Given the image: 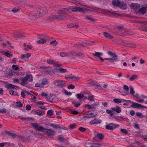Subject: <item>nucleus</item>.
I'll return each mask as SVG.
<instances>
[{
    "instance_id": "obj_1",
    "label": "nucleus",
    "mask_w": 147,
    "mask_h": 147,
    "mask_svg": "<svg viewBox=\"0 0 147 147\" xmlns=\"http://www.w3.org/2000/svg\"><path fill=\"white\" fill-rule=\"evenodd\" d=\"M107 54L110 56L111 58H105L104 59L102 58L100 59V60L102 62H104V59L108 61L110 63H114L119 61L118 56L115 52H112L110 51L108 52Z\"/></svg>"
},
{
    "instance_id": "obj_2",
    "label": "nucleus",
    "mask_w": 147,
    "mask_h": 147,
    "mask_svg": "<svg viewBox=\"0 0 147 147\" xmlns=\"http://www.w3.org/2000/svg\"><path fill=\"white\" fill-rule=\"evenodd\" d=\"M30 75L27 74L21 80V82L20 83L21 85L23 86H26L28 87V86L27 85L28 84L27 82L28 80L30 78Z\"/></svg>"
},
{
    "instance_id": "obj_3",
    "label": "nucleus",
    "mask_w": 147,
    "mask_h": 147,
    "mask_svg": "<svg viewBox=\"0 0 147 147\" xmlns=\"http://www.w3.org/2000/svg\"><path fill=\"white\" fill-rule=\"evenodd\" d=\"M31 125L33 127L35 128L36 130H37L39 131L42 132L44 133L46 129L42 127L39 126L38 124L37 123H32L31 124Z\"/></svg>"
},
{
    "instance_id": "obj_4",
    "label": "nucleus",
    "mask_w": 147,
    "mask_h": 147,
    "mask_svg": "<svg viewBox=\"0 0 147 147\" xmlns=\"http://www.w3.org/2000/svg\"><path fill=\"white\" fill-rule=\"evenodd\" d=\"M44 133L50 138H53L55 135L54 130L51 129H46Z\"/></svg>"
},
{
    "instance_id": "obj_5",
    "label": "nucleus",
    "mask_w": 147,
    "mask_h": 147,
    "mask_svg": "<svg viewBox=\"0 0 147 147\" xmlns=\"http://www.w3.org/2000/svg\"><path fill=\"white\" fill-rule=\"evenodd\" d=\"M119 125L115 124L113 123H110L106 125V128L107 129L110 130H113L115 128L118 127Z\"/></svg>"
},
{
    "instance_id": "obj_6",
    "label": "nucleus",
    "mask_w": 147,
    "mask_h": 147,
    "mask_svg": "<svg viewBox=\"0 0 147 147\" xmlns=\"http://www.w3.org/2000/svg\"><path fill=\"white\" fill-rule=\"evenodd\" d=\"M61 13L63 15H58L59 20H63L67 18H69L71 17V16L68 15L67 13L62 12Z\"/></svg>"
},
{
    "instance_id": "obj_7",
    "label": "nucleus",
    "mask_w": 147,
    "mask_h": 147,
    "mask_svg": "<svg viewBox=\"0 0 147 147\" xmlns=\"http://www.w3.org/2000/svg\"><path fill=\"white\" fill-rule=\"evenodd\" d=\"M28 137H31V136H29ZM16 138L19 139L20 141L24 142H26L27 141L30 142V139L29 138H26L17 135Z\"/></svg>"
},
{
    "instance_id": "obj_8",
    "label": "nucleus",
    "mask_w": 147,
    "mask_h": 147,
    "mask_svg": "<svg viewBox=\"0 0 147 147\" xmlns=\"http://www.w3.org/2000/svg\"><path fill=\"white\" fill-rule=\"evenodd\" d=\"M131 107L132 108H137L138 109L146 108V107L143 105L139 104L135 102L132 103V105H131Z\"/></svg>"
},
{
    "instance_id": "obj_9",
    "label": "nucleus",
    "mask_w": 147,
    "mask_h": 147,
    "mask_svg": "<svg viewBox=\"0 0 147 147\" xmlns=\"http://www.w3.org/2000/svg\"><path fill=\"white\" fill-rule=\"evenodd\" d=\"M96 114H94L92 112L89 111L85 114V116L84 117V119L86 118H90L93 117H95Z\"/></svg>"
},
{
    "instance_id": "obj_10",
    "label": "nucleus",
    "mask_w": 147,
    "mask_h": 147,
    "mask_svg": "<svg viewBox=\"0 0 147 147\" xmlns=\"http://www.w3.org/2000/svg\"><path fill=\"white\" fill-rule=\"evenodd\" d=\"M142 26V30L147 31V23L146 22L141 21L139 22Z\"/></svg>"
},
{
    "instance_id": "obj_11",
    "label": "nucleus",
    "mask_w": 147,
    "mask_h": 147,
    "mask_svg": "<svg viewBox=\"0 0 147 147\" xmlns=\"http://www.w3.org/2000/svg\"><path fill=\"white\" fill-rule=\"evenodd\" d=\"M1 53L3 55H5L7 57H12L13 55L12 54L11 52H9L8 51H0Z\"/></svg>"
},
{
    "instance_id": "obj_12",
    "label": "nucleus",
    "mask_w": 147,
    "mask_h": 147,
    "mask_svg": "<svg viewBox=\"0 0 147 147\" xmlns=\"http://www.w3.org/2000/svg\"><path fill=\"white\" fill-rule=\"evenodd\" d=\"M47 13V10L45 9V10H40L36 13V15H38L40 17H42L45 15Z\"/></svg>"
},
{
    "instance_id": "obj_13",
    "label": "nucleus",
    "mask_w": 147,
    "mask_h": 147,
    "mask_svg": "<svg viewBox=\"0 0 147 147\" xmlns=\"http://www.w3.org/2000/svg\"><path fill=\"white\" fill-rule=\"evenodd\" d=\"M146 7H142L138 10L137 12V13L139 14H144L146 12Z\"/></svg>"
},
{
    "instance_id": "obj_14",
    "label": "nucleus",
    "mask_w": 147,
    "mask_h": 147,
    "mask_svg": "<svg viewBox=\"0 0 147 147\" xmlns=\"http://www.w3.org/2000/svg\"><path fill=\"white\" fill-rule=\"evenodd\" d=\"M5 133L6 134H7L9 136H11L12 138H16L17 135L11 133V132L5 130L4 132H2V134L3 135V134Z\"/></svg>"
},
{
    "instance_id": "obj_15",
    "label": "nucleus",
    "mask_w": 147,
    "mask_h": 147,
    "mask_svg": "<svg viewBox=\"0 0 147 147\" xmlns=\"http://www.w3.org/2000/svg\"><path fill=\"white\" fill-rule=\"evenodd\" d=\"M97 137L100 140H102L104 139V136L102 133H98L97 134V136H94L93 138V139L94 140H96Z\"/></svg>"
},
{
    "instance_id": "obj_16",
    "label": "nucleus",
    "mask_w": 147,
    "mask_h": 147,
    "mask_svg": "<svg viewBox=\"0 0 147 147\" xmlns=\"http://www.w3.org/2000/svg\"><path fill=\"white\" fill-rule=\"evenodd\" d=\"M23 34V33L17 32L16 33H13V37L15 38H20L24 36Z\"/></svg>"
},
{
    "instance_id": "obj_17",
    "label": "nucleus",
    "mask_w": 147,
    "mask_h": 147,
    "mask_svg": "<svg viewBox=\"0 0 147 147\" xmlns=\"http://www.w3.org/2000/svg\"><path fill=\"white\" fill-rule=\"evenodd\" d=\"M132 9H137L139 8L140 5L139 4L136 3H132L130 5Z\"/></svg>"
},
{
    "instance_id": "obj_18",
    "label": "nucleus",
    "mask_w": 147,
    "mask_h": 147,
    "mask_svg": "<svg viewBox=\"0 0 147 147\" xmlns=\"http://www.w3.org/2000/svg\"><path fill=\"white\" fill-rule=\"evenodd\" d=\"M103 34L104 36L106 38L110 39H113L114 37L113 36H112L110 34L107 32H103Z\"/></svg>"
},
{
    "instance_id": "obj_19",
    "label": "nucleus",
    "mask_w": 147,
    "mask_h": 147,
    "mask_svg": "<svg viewBox=\"0 0 147 147\" xmlns=\"http://www.w3.org/2000/svg\"><path fill=\"white\" fill-rule=\"evenodd\" d=\"M111 109L113 111H115L117 113H120L121 111V108L119 106H117L115 108L112 107Z\"/></svg>"
},
{
    "instance_id": "obj_20",
    "label": "nucleus",
    "mask_w": 147,
    "mask_h": 147,
    "mask_svg": "<svg viewBox=\"0 0 147 147\" xmlns=\"http://www.w3.org/2000/svg\"><path fill=\"white\" fill-rule=\"evenodd\" d=\"M56 84L57 86H60L61 88L65 86V83L63 81H58L56 82Z\"/></svg>"
},
{
    "instance_id": "obj_21",
    "label": "nucleus",
    "mask_w": 147,
    "mask_h": 147,
    "mask_svg": "<svg viewBox=\"0 0 147 147\" xmlns=\"http://www.w3.org/2000/svg\"><path fill=\"white\" fill-rule=\"evenodd\" d=\"M48 20H59L58 15L50 16L48 18Z\"/></svg>"
},
{
    "instance_id": "obj_22",
    "label": "nucleus",
    "mask_w": 147,
    "mask_h": 147,
    "mask_svg": "<svg viewBox=\"0 0 147 147\" xmlns=\"http://www.w3.org/2000/svg\"><path fill=\"white\" fill-rule=\"evenodd\" d=\"M113 5L115 6H118L120 3V2L119 0H113L112 1Z\"/></svg>"
},
{
    "instance_id": "obj_23",
    "label": "nucleus",
    "mask_w": 147,
    "mask_h": 147,
    "mask_svg": "<svg viewBox=\"0 0 147 147\" xmlns=\"http://www.w3.org/2000/svg\"><path fill=\"white\" fill-rule=\"evenodd\" d=\"M118 6L121 9H125L127 8V5L123 3H121Z\"/></svg>"
},
{
    "instance_id": "obj_24",
    "label": "nucleus",
    "mask_w": 147,
    "mask_h": 147,
    "mask_svg": "<svg viewBox=\"0 0 147 147\" xmlns=\"http://www.w3.org/2000/svg\"><path fill=\"white\" fill-rule=\"evenodd\" d=\"M50 126L54 128L57 129H62V128L60 127L57 124H54L53 123H51L50 125Z\"/></svg>"
},
{
    "instance_id": "obj_25",
    "label": "nucleus",
    "mask_w": 147,
    "mask_h": 147,
    "mask_svg": "<svg viewBox=\"0 0 147 147\" xmlns=\"http://www.w3.org/2000/svg\"><path fill=\"white\" fill-rule=\"evenodd\" d=\"M102 12L103 13L106 14H111L114 13L113 12H111L108 9H103L102 10Z\"/></svg>"
},
{
    "instance_id": "obj_26",
    "label": "nucleus",
    "mask_w": 147,
    "mask_h": 147,
    "mask_svg": "<svg viewBox=\"0 0 147 147\" xmlns=\"http://www.w3.org/2000/svg\"><path fill=\"white\" fill-rule=\"evenodd\" d=\"M31 56V54L30 53H28L22 55L21 56V58L22 59H24L25 58H28Z\"/></svg>"
},
{
    "instance_id": "obj_27",
    "label": "nucleus",
    "mask_w": 147,
    "mask_h": 147,
    "mask_svg": "<svg viewBox=\"0 0 147 147\" xmlns=\"http://www.w3.org/2000/svg\"><path fill=\"white\" fill-rule=\"evenodd\" d=\"M17 87L18 86H14L10 84H8L7 86V89H14V88H15V87Z\"/></svg>"
},
{
    "instance_id": "obj_28",
    "label": "nucleus",
    "mask_w": 147,
    "mask_h": 147,
    "mask_svg": "<svg viewBox=\"0 0 147 147\" xmlns=\"http://www.w3.org/2000/svg\"><path fill=\"white\" fill-rule=\"evenodd\" d=\"M137 78V75L136 74H134L132 75L129 78V79L130 81H132L136 79Z\"/></svg>"
},
{
    "instance_id": "obj_29",
    "label": "nucleus",
    "mask_w": 147,
    "mask_h": 147,
    "mask_svg": "<svg viewBox=\"0 0 147 147\" xmlns=\"http://www.w3.org/2000/svg\"><path fill=\"white\" fill-rule=\"evenodd\" d=\"M20 119H21L22 121H25V120H31L32 119H34L30 117H20Z\"/></svg>"
},
{
    "instance_id": "obj_30",
    "label": "nucleus",
    "mask_w": 147,
    "mask_h": 147,
    "mask_svg": "<svg viewBox=\"0 0 147 147\" xmlns=\"http://www.w3.org/2000/svg\"><path fill=\"white\" fill-rule=\"evenodd\" d=\"M98 120H96L95 119L90 122V123L91 124L94 125L97 124L98 123H100L101 122V121L98 122Z\"/></svg>"
},
{
    "instance_id": "obj_31",
    "label": "nucleus",
    "mask_w": 147,
    "mask_h": 147,
    "mask_svg": "<svg viewBox=\"0 0 147 147\" xmlns=\"http://www.w3.org/2000/svg\"><path fill=\"white\" fill-rule=\"evenodd\" d=\"M46 42V39L41 38L40 40H38L37 42L38 44H43L45 43Z\"/></svg>"
},
{
    "instance_id": "obj_32",
    "label": "nucleus",
    "mask_w": 147,
    "mask_h": 147,
    "mask_svg": "<svg viewBox=\"0 0 147 147\" xmlns=\"http://www.w3.org/2000/svg\"><path fill=\"white\" fill-rule=\"evenodd\" d=\"M85 6L86 7L88 8V9H85L86 10H88L90 11H92V9H93L95 10H97V9H96V7H90L89 6H86L85 5Z\"/></svg>"
},
{
    "instance_id": "obj_33",
    "label": "nucleus",
    "mask_w": 147,
    "mask_h": 147,
    "mask_svg": "<svg viewBox=\"0 0 147 147\" xmlns=\"http://www.w3.org/2000/svg\"><path fill=\"white\" fill-rule=\"evenodd\" d=\"M77 98L78 99H81L84 97V95L82 93L78 94L76 95Z\"/></svg>"
},
{
    "instance_id": "obj_34",
    "label": "nucleus",
    "mask_w": 147,
    "mask_h": 147,
    "mask_svg": "<svg viewBox=\"0 0 147 147\" xmlns=\"http://www.w3.org/2000/svg\"><path fill=\"white\" fill-rule=\"evenodd\" d=\"M93 55L94 56L98 58L99 57H100V56L102 55V53L100 52H95V53H93Z\"/></svg>"
},
{
    "instance_id": "obj_35",
    "label": "nucleus",
    "mask_w": 147,
    "mask_h": 147,
    "mask_svg": "<svg viewBox=\"0 0 147 147\" xmlns=\"http://www.w3.org/2000/svg\"><path fill=\"white\" fill-rule=\"evenodd\" d=\"M50 44L51 45L53 44L54 46H56L58 44V42H57L54 39L50 42Z\"/></svg>"
},
{
    "instance_id": "obj_36",
    "label": "nucleus",
    "mask_w": 147,
    "mask_h": 147,
    "mask_svg": "<svg viewBox=\"0 0 147 147\" xmlns=\"http://www.w3.org/2000/svg\"><path fill=\"white\" fill-rule=\"evenodd\" d=\"M32 111H35V113L38 115H42V112L40 110L36 111L34 109V110Z\"/></svg>"
},
{
    "instance_id": "obj_37",
    "label": "nucleus",
    "mask_w": 147,
    "mask_h": 147,
    "mask_svg": "<svg viewBox=\"0 0 147 147\" xmlns=\"http://www.w3.org/2000/svg\"><path fill=\"white\" fill-rule=\"evenodd\" d=\"M97 82H96V83H94V82L93 81H90L88 84V85L89 86H93L96 85V84H97Z\"/></svg>"
},
{
    "instance_id": "obj_38",
    "label": "nucleus",
    "mask_w": 147,
    "mask_h": 147,
    "mask_svg": "<svg viewBox=\"0 0 147 147\" xmlns=\"http://www.w3.org/2000/svg\"><path fill=\"white\" fill-rule=\"evenodd\" d=\"M113 101L116 103H119L122 102V99L115 98L113 99Z\"/></svg>"
},
{
    "instance_id": "obj_39",
    "label": "nucleus",
    "mask_w": 147,
    "mask_h": 147,
    "mask_svg": "<svg viewBox=\"0 0 147 147\" xmlns=\"http://www.w3.org/2000/svg\"><path fill=\"white\" fill-rule=\"evenodd\" d=\"M85 107L86 108H87L89 109H93V107H92V105H85Z\"/></svg>"
},
{
    "instance_id": "obj_40",
    "label": "nucleus",
    "mask_w": 147,
    "mask_h": 147,
    "mask_svg": "<svg viewBox=\"0 0 147 147\" xmlns=\"http://www.w3.org/2000/svg\"><path fill=\"white\" fill-rule=\"evenodd\" d=\"M42 85L44 86L48 84L47 80L45 78L43 79L42 80Z\"/></svg>"
},
{
    "instance_id": "obj_41",
    "label": "nucleus",
    "mask_w": 147,
    "mask_h": 147,
    "mask_svg": "<svg viewBox=\"0 0 147 147\" xmlns=\"http://www.w3.org/2000/svg\"><path fill=\"white\" fill-rule=\"evenodd\" d=\"M136 115L138 117L142 118L144 117V116L142 115L141 113L140 112H136Z\"/></svg>"
},
{
    "instance_id": "obj_42",
    "label": "nucleus",
    "mask_w": 147,
    "mask_h": 147,
    "mask_svg": "<svg viewBox=\"0 0 147 147\" xmlns=\"http://www.w3.org/2000/svg\"><path fill=\"white\" fill-rule=\"evenodd\" d=\"M83 55H84L83 53H76L75 56L77 57L83 58Z\"/></svg>"
},
{
    "instance_id": "obj_43",
    "label": "nucleus",
    "mask_w": 147,
    "mask_h": 147,
    "mask_svg": "<svg viewBox=\"0 0 147 147\" xmlns=\"http://www.w3.org/2000/svg\"><path fill=\"white\" fill-rule=\"evenodd\" d=\"M91 94H89L88 97V99L90 101H94V96L93 95L90 96Z\"/></svg>"
},
{
    "instance_id": "obj_44",
    "label": "nucleus",
    "mask_w": 147,
    "mask_h": 147,
    "mask_svg": "<svg viewBox=\"0 0 147 147\" xmlns=\"http://www.w3.org/2000/svg\"><path fill=\"white\" fill-rule=\"evenodd\" d=\"M123 89L126 91V92H128L129 90V88L128 86L124 85L123 86Z\"/></svg>"
},
{
    "instance_id": "obj_45",
    "label": "nucleus",
    "mask_w": 147,
    "mask_h": 147,
    "mask_svg": "<svg viewBox=\"0 0 147 147\" xmlns=\"http://www.w3.org/2000/svg\"><path fill=\"white\" fill-rule=\"evenodd\" d=\"M72 104L74 105L75 107H79L81 105L80 103L79 102H78L77 103H76L75 102L73 101L72 102Z\"/></svg>"
},
{
    "instance_id": "obj_46",
    "label": "nucleus",
    "mask_w": 147,
    "mask_h": 147,
    "mask_svg": "<svg viewBox=\"0 0 147 147\" xmlns=\"http://www.w3.org/2000/svg\"><path fill=\"white\" fill-rule=\"evenodd\" d=\"M16 105L19 107H22L23 106V104L20 102H17L16 103Z\"/></svg>"
},
{
    "instance_id": "obj_47",
    "label": "nucleus",
    "mask_w": 147,
    "mask_h": 147,
    "mask_svg": "<svg viewBox=\"0 0 147 147\" xmlns=\"http://www.w3.org/2000/svg\"><path fill=\"white\" fill-rule=\"evenodd\" d=\"M59 71L60 73H64L67 71V70L65 69L60 68H59Z\"/></svg>"
},
{
    "instance_id": "obj_48",
    "label": "nucleus",
    "mask_w": 147,
    "mask_h": 147,
    "mask_svg": "<svg viewBox=\"0 0 147 147\" xmlns=\"http://www.w3.org/2000/svg\"><path fill=\"white\" fill-rule=\"evenodd\" d=\"M9 93L10 94H11L13 95H15L17 96H19L18 93L16 92H14L13 90H11L9 91Z\"/></svg>"
},
{
    "instance_id": "obj_49",
    "label": "nucleus",
    "mask_w": 147,
    "mask_h": 147,
    "mask_svg": "<svg viewBox=\"0 0 147 147\" xmlns=\"http://www.w3.org/2000/svg\"><path fill=\"white\" fill-rule=\"evenodd\" d=\"M106 111L108 114H109V115L111 116H112L114 114L109 109H107L106 110Z\"/></svg>"
},
{
    "instance_id": "obj_50",
    "label": "nucleus",
    "mask_w": 147,
    "mask_h": 147,
    "mask_svg": "<svg viewBox=\"0 0 147 147\" xmlns=\"http://www.w3.org/2000/svg\"><path fill=\"white\" fill-rule=\"evenodd\" d=\"M85 18L88 19L89 20L92 22H94L96 20L95 19L90 17H88V16H86L85 17Z\"/></svg>"
},
{
    "instance_id": "obj_51",
    "label": "nucleus",
    "mask_w": 147,
    "mask_h": 147,
    "mask_svg": "<svg viewBox=\"0 0 147 147\" xmlns=\"http://www.w3.org/2000/svg\"><path fill=\"white\" fill-rule=\"evenodd\" d=\"M12 68L15 70H17L19 69V67L17 65H12Z\"/></svg>"
},
{
    "instance_id": "obj_52",
    "label": "nucleus",
    "mask_w": 147,
    "mask_h": 147,
    "mask_svg": "<svg viewBox=\"0 0 147 147\" xmlns=\"http://www.w3.org/2000/svg\"><path fill=\"white\" fill-rule=\"evenodd\" d=\"M79 130L82 132H84L86 130V129L85 128L81 127L79 128Z\"/></svg>"
},
{
    "instance_id": "obj_53",
    "label": "nucleus",
    "mask_w": 147,
    "mask_h": 147,
    "mask_svg": "<svg viewBox=\"0 0 147 147\" xmlns=\"http://www.w3.org/2000/svg\"><path fill=\"white\" fill-rule=\"evenodd\" d=\"M128 46L131 48H135L136 47V45L133 43H128Z\"/></svg>"
},
{
    "instance_id": "obj_54",
    "label": "nucleus",
    "mask_w": 147,
    "mask_h": 147,
    "mask_svg": "<svg viewBox=\"0 0 147 147\" xmlns=\"http://www.w3.org/2000/svg\"><path fill=\"white\" fill-rule=\"evenodd\" d=\"M58 140H59L61 142H63L65 140V138L62 137L61 136H58Z\"/></svg>"
},
{
    "instance_id": "obj_55",
    "label": "nucleus",
    "mask_w": 147,
    "mask_h": 147,
    "mask_svg": "<svg viewBox=\"0 0 147 147\" xmlns=\"http://www.w3.org/2000/svg\"><path fill=\"white\" fill-rule=\"evenodd\" d=\"M95 42L89 41L87 43L85 42H84V44H85L86 46L87 45H92V43H94Z\"/></svg>"
},
{
    "instance_id": "obj_56",
    "label": "nucleus",
    "mask_w": 147,
    "mask_h": 147,
    "mask_svg": "<svg viewBox=\"0 0 147 147\" xmlns=\"http://www.w3.org/2000/svg\"><path fill=\"white\" fill-rule=\"evenodd\" d=\"M120 131L123 133L125 134H127L128 133L127 131L125 129H120Z\"/></svg>"
},
{
    "instance_id": "obj_57",
    "label": "nucleus",
    "mask_w": 147,
    "mask_h": 147,
    "mask_svg": "<svg viewBox=\"0 0 147 147\" xmlns=\"http://www.w3.org/2000/svg\"><path fill=\"white\" fill-rule=\"evenodd\" d=\"M14 73V71H10L8 73H7V75L9 76H12L14 74H13Z\"/></svg>"
},
{
    "instance_id": "obj_58",
    "label": "nucleus",
    "mask_w": 147,
    "mask_h": 147,
    "mask_svg": "<svg viewBox=\"0 0 147 147\" xmlns=\"http://www.w3.org/2000/svg\"><path fill=\"white\" fill-rule=\"evenodd\" d=\"M76 127V124H73L70 125L69 128L70 129H74Z\"/></svg>"
},
{
    "instance_id": "obj_59",
    "label": "nucleus",
    "mask_w": 147,
    "mask_h": 147,
    "mask_svg": "<svg viewBox=\"0 0 147 147\" xmlns=\"http://www.w3.org/2000/svg\"><path fill=\"white\" fill-rule=\"evenodd\" d=\"M54 61L52 59H49L47 61V63L51 65L53 64Z\"/></svg>"
},
{
    "instance_id": "obj_60",
    "label": "nucleus",
    "mask_w": 147,
    "mask_h": 147,
    "mask_svg": "<svg viewBox=\"0 0 147 147\" xmlns=\"http://www.w3.org/2000/svg\"><path fill=\"white\" fill-rule=\"evenodd\" d=\"M71 113L74 115H77L78 114V112L75 110H71Z\"/></svg>"
},
{
    "instance_id": "obj_61",
    "label": "nucleus",
    "mask_w": 147,
    "mask_h": 147,
    "mask_svg": "<svg viewBox=\"0 0 147 147\" xmlns=\"http://www.w3.org/2000/svg\"><path fill=\"white\" fill-rule=\"evenodd\" d=\"M0 112L6 113H7V111L4 108L2 109H1L0 108Z\"/></svg>"
},
{
    "instance_id": "obj_62",
    "label": "nucleus",
    "mask_w": 147,
    "mask_h": 147,
    "mask_svg": "<svg viewBox=\"0 0 147 147\" xmlns=\"http://www.w3.org/2000/svg\"><path fill=\"white\" fill-rule=\"evenodd\" d=\"M75 86L72 84H70L67 87V88L69 89H74L75 88Z\"/></svg>"
},
{
    "instance_id": "obj_63",
    "label": "nucleus",
    "mask_w": 147,
    "mask_h": 147,
    "mask_svg": "<svg viewBox=\"0 0 147 147\" xmlns=\"http://www.w3.org/2000/svg\"><path fill=\"white\" fill-rule=\"evenodd\" d=\"M47 115L49 116H51L53 115V113L51 110H49L47 111Z\"/></svg>"
},
{
    "instance_id": "obj_64",
    "label": "nucleus",
    "mask_w": 147,
    "mask_h": 147,
    "mask_svg": "<svg viewBox=\"0 0 147 147\" xmlns=\"http://www.w3.org/2000/svg\"><path fill=\"white\" fill-rule=\"evenodd\" d=\"M26 108L27 110H30L31 109V107L30 105H26Z\"/></svg>"
}]
</instances>
